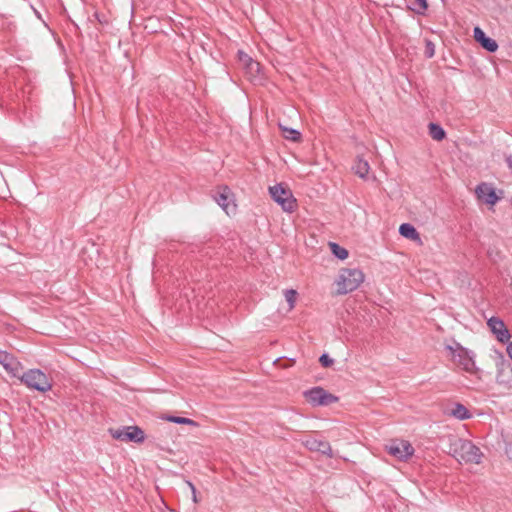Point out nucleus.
Returning <instances> with one entry per match:
<instances>
[{"label":"nucleus","instance_id":"12","mask_svg":"<svg viewBox=\"0 0 512 512\" xmlns=\"http://www.w3.org/2000/svg\"><path fill=\"white\" fill-rule=\"evenodd\" d=\"M475 192L478 199L487 204L494 205L498 200L495 190L487 183L479 184Z\"/></svg>","mask_w":512,"mask_h":512},{"label":"nucleus","instance_id":"6","mask_svg":"<svg viewBox=\"0 0 512 512\" xmlns=\"http://www.w3.org/2000/svg\"><path fill=\"white\" fill-rule=\"evenodd\" d=\"M307 401L313 405H329L338 400V398L321 387L313 388L304 393Z\"/></svg>","mask_w":512,"mask_h":512},{"label":"nucleus","instance_id":"10","mask_svg":"<svg viewBox=\"0 0 512 512\" xmlns=\"http://www.w3.org/2000/svg\"><path fill=\"white\" fill-rule=\"evenodd\" d=\"M488 326L492 333L496 336L498 341L505 343L510 338L509 330L506 328L504 322L499 318L492 317L488 320Z\"/></svg>","mask_w":512,"mask_h":512},{"label":"nucleus","instance_id":"5","mask_svg":"<svg viewBox=\"0 0 512 512\" xmlns=\"http://www.w3.org/2000/svg\"><path fill=\"white\" fill-rule=\"evenodd\" d=\"M110 435L119 441L141 443L145 439L144 432L137 426L110 428Z\"/></svg>","mask_w":512,"mask_h":512},{"label":"nucleus","instance_id":"22","mask_svg":"<svg viewBox=\"0 0 512 512\" xmlns=\"http://www.w3.org/2000/svg\"><path fill=\"white\" fill-rule=\"evenodd\" d=\"M427 7V0H413L411 9L417 14H424Z\"/></svg>","mask_w":512,"mask_h":512},{"label":"nucleus","instance_id":"4","mask_svg":"<svg viewBox=\"0 0 512 512\" xmlns=\"http://www.w3.org/2000/svg\"><path fill=\"white\" fill-rule=\"evenodd\" d=\"M19 378L29 388L40 392H46L52 387L48 376L38 369H31L22 376L19 375Z\"/></svg>","mask_w":512,"mask_h":512},{"label":"nucleus","instance_id":"26","mask_svg":"<svg viewBox=\"0 0 512 512\" xmlns=\"http://www.w3.org/2000/svg\"><path fill=\"white\" fill-rule=\"evenodd\" d=\"M319 361L323 367H329L333 364V359H331L327 354H323Z\"/></svg>","mask_w":512,"mask_h":512},{"label":"nucleus","instance_id":"2","mask_svg":"<svg viewBox=\"0 0 512 512\" xmlns=\"http://www.w3.org/2000/svg\"><path fill=\"white\" fill-rule=\"evenodd\" d=\"M364 281V274L359 269H342L339 273L337 284L338 294H347L356 290Z\"/></svg>","mask_w":512,"mask_h":512},{"label":"nucleus","instance_id":"15","mask_svg":"<svg viewBox=\"0 0 512 512\" xmlns=\"http://www.w3.org/2000/svg\"><path fill=\"white\" fill-rule=\"evenodd\" d=\"M444 414L446 416H468V410L460 403L449 402L445 407Z\"/></svg>","mask_w":512,"mask_h":512},{"label":"nucleus","instance_id":"28","mask_svg":"<svg viewBox=\"0 0 512 512\" xmlns=\"http://www.w3.org/2000/svg\"><path fill=\"white\" fill-rule=\"evenodd\" d=\"M506 350H507V354H508V356H509V357L511 358V360H512V342H510V343L508 344V346H507V349H506Z\"/></svg>","mask_w":512,"mask_h":512},{"label":"nucleus","instance_id":"20","mask_svg":"<svg viewBox=\"0 0 512 512\" xmlns=\"http://www.w3.org/2000/svg\"><path fill=\"white\" fill-rule=\"evenodd\" d=\"M329 246H330L332 253L340 260H345L348 257L349 254L345 248H343L333 242L329 243Z\"/></svg>","mask_w":512,"mask_h":512},{"label":"nucleus","instance_id":"19","mask_svg":"<svg viewBox=\"0 0 512 512\" xmlns=\"http://www.w3.org/2000/svg\"><path fill=\"white\" fill-rule=\"evenodd\" d=\"M279 127L283 133L284 138H286L288 140H292L294 142H297L300 140L301 134L297 130L288 128V127L282 125L281 123L279 124Z\"/></svg>","mask_w":512,"mask_h":512},{"label":"nucleus","instance_id":"3","mask_svg":"<svg viewBox=\"0 0 512 512\" xmlns=\"http://www.w3.org/2000/svg\"><path fill=\"white\" fill-rule=\"evenodd\" d=\"M269 192L272 199L282 207L283 211L291 213L296 209V199L291 190L282 183L269 187Z\"/></svg>","mask_w":512,"mask_h":512},{"label":"nucleus","instance_id":"25","mask_svg":"<svg viewBox=\"0 0 512 512\" xmlns=\"http://www.w3.org/2000/svg\"><path fill=\"white\" fill-rule=\"evenodd\" d=\"M167 419L170 421H173L175 423H179V424H187V425H192V426L196 425V422H194L190 418H167Z\"/></svg>","mask_w":512,"mask_h":512},{"label":"nucleus","instance_id":"7","mask_svg":"<svg viewBox=\"0 0 512 512\" xmlns=\"http://www.w3.org/2000/svg\"><path fill=\"white\" fill-rule=\"evenodd\" d=\"M387 451L393 457L399 460H406L414 453V449L407 441H392L387 445Z\"/></svg>","mask_w":512,"mask_h":512},{"label":"nucleus","instance_id":"9","mask_svg":"<svg viewBox=\"0 0 512 512\" xmlns=\"http://www.w3.org/2000/svg\"><path fill=\"white\" fill-rule=\"evenodd\" d=\"M0 364H2L8 373L14 377H19L22 367L20 362L17 361L13 355L5 351H0Z\"/></svg>","mask_w":512,"mask_h":512},{"label":"nucleus","instance_id":"18","mask_svg":"<svg viewBox=\"0 0 512 512\" xmlns=\"http://www.w3.org/2000/svg\"><path fill=\"white\" fill-rule=\"evenodd\" d=\"M428 128H429V135L431 136L432 139H434L436 141H441L445 138L446 133H445L444 129L441 126H439L438 124L430 123Z\"/></svg>","mask_w":512,"mask_h":512},{"label":"nucleus","instance_id":"13","mask_svg":"<svg viewBox=\"0 0 512 512\" xmlns=\"http://www.w3.org/2000/svg\"><path fill=\"white\" fill-rule=\"evenodd\" d=\"M474 38L481 46L489 52H495L498 49V44L492 38L485 35L480 27L474 28Z\"/></svg>","mask_w":512,"mask_h":512},{"label":"nucleus","instance_id":"30","mask_svg":"<svg viewBox=\"0 0 512 512\" xmlns=\"http://www.w3.org/2000/svg\"><path fill=\"white\" fill-rule=\"evenodd\" d=\"M189 485L192 488L193 492H195V487L191 483H189Z\"/></svg>","mask_w":512,"mask_h":512},{"label":"nucleus","instance_id":"31","mask_svg":"<svg viewBox=\"0 0 512 512\" xmlns=\"http://www.w3.org/2000/svg\"><path fill=\"white\" fill-rule=\"evenodd\" d=\"M169 512H177V511H175V510H170Z\"/></svg>","mask_w":512,"mask_h":512},{"label":"nucleus","instance_id":"14","mask_svg":"<svg viewBox=\"0 0 512 512\" xmlns=\"http://www.w3.org/2000/svg\"><path fill=\"white\" fill-rule=\"evenodd\" d=\"M305 446L311 451H318L324 455L331 454V447L329 443L324 441L311 438L305 441Z\"/></svg>","mask_w":512,"mask_h":512},{"label":"nucleus","instance_id":"27","mask_svg":"<svg viewBox=\"0 0 512 512\" xmlns=\"http://www.w3.org/2000/svg\"><path fill=\"white\" fill-rule=\"evenodd\" d=\"M434 44L430 41H427L426 43V50H425V54L428 58H431L434 56Z\"/></svg>","mask_w":512,"mask_h":512},{"label":"nucleus","instance_id":"16","mask_svg":"<svg viewBox=\"0 0 512 512\" xmlns=\"http://www.w3.org/2000/svg\"><path fill=\"white\" fill-rule=\"evenodd\" d=\"M399 233L405 237V238H408V239H411V240H417L419 239V234L418 232L416 231L415 227L412 226L411 224H408V223H404L400 226L399 228Z\"/></svg>","mask_w":512,"mask_h":512},{"label":"nucleus","instance_id":"29","mask_svg":"<svg viewBox=\"0 0 512 512\" xmlns=\"http://www.w3.org/2000/svg\"><path fill=\"white\" fill-rule=\"evenodd\" d=\"M506 162L508 164V167L512 170V156H508L506 158Z\"/></svg>","mask_w":512,"mask_h":512},{"label":"nucleus","instance_id":"24","mask_svg":"<svg viewBox=\"0 0 512 512\" xmlns=\"http://www.w3.org/2000/svg\"><path fill=\"white\" fill-rule=\"evenodd\" d=\"M238 59H239V62L241 63V65L243 66V68L246 67L247 65H249L250 62L253 61V59L243 51L238 52Z\"/></svg>","mask_w":512,"mask_h":512},{"label":"nucleus","instance_id":"11","mask_svg":"<svg viewBox=\"0 0 512 512\" xmlns=\"http://www.w3.org/2000/svg\"><path fill=\"white\" fill-rule=\"evenodd\" d=\"M215 200L228 215L235 213L236 205L231 199V192L228 187H223L215 196Z\"/></svg>","mask_w":512,"mask_h":512},{"label":"nucleus","instance_id":"1","mask_svg":"<svg viewBox=\"0 0 512 512\" xmlns=\"http://www.w3.org/2000/svg\"><path fill=\"white\" fill-rule=\"evenodd\" d=\"M451 454L460 464H480L484 457L480 448L469 440L455 439L449 447Z\"/></svg>","mask_w":512,"mask_h":512},{"label":"nucleus","instance_id":"21","mask_svg":"<svg viewBox=\"0 0 512 512\" xmlns=\"http://www.w3.org/2000/svg\"><path fill=\"white\" fill-rule=\"evenodd\" d=\"M285 300L288 303V311H291L296 303L297 291L294 289H287L284 291Z\"/></svg>","mask_w":512,"mask_h":512},{"label":"nucleus","instance_id":"17","mask_svg":"<svg viewBox=\"0 0 512 512\" xmlns=\"http://www.w3.org/2000/svg\"><path fill=\"white\" fill-rule=\"evenodd\" d=\"M353 169L360 178H365L369 172L370 167L366 160L358 158Z\"/></svg>","mask_w":512,"mask_h":512},{"label":"nucleus","instance_id":"8","mask_svg":"<svg viewBox=\"0 0 512 512\" xmlns=\"http://www.w3.org/2000/svg\"><path fill=\"white\" fill-rule=\"evenodd\" d=\"M453 360L460 365L465 371L473 372L475 369V362L469 352L462 348L457 347L453 350Z\"/></svg>","mask_w":512,"mask_h":512},{"label":"nucleus","instance_id":"23","mask_svg":"<svg viewBox=\"0 0 512 512\" xmlns=\"http://www.w3.org/2000/svg\"><path fill=\"white\" fill-rule=\"evenodd\" d=\"M244 69L246 70V73L251 76V77H255L256 75L259 74L260 72V64L256 61H252L250 62L249 65H247L246 67H244Z\"/></svg>","mask_w":512,"mask_h":512}]
</instances>
